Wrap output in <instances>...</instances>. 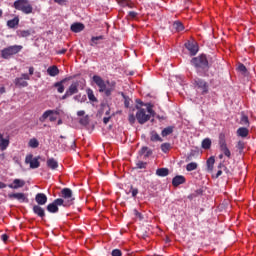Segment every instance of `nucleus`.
<instances>
[{
  "instance_id": "obj_1",
  "label": "nucleus",
  "mask_w": 256,
  "mask_h": 256,
  "mask_svg": "<svg viewBox=\"0 0 256 256\" xmlns=\"http://www.w3.org/2000/svg\"><path fill=\"white\" fill-rule=\"evenodd\" d=\"M145 107L146 109L136 105V119L140 125H145V123H147L151 117H155V110H153V105L151 103H146Z\"/></svg>"
},
{
  "instance_id": "obj_2",
  "label": "nucleus",
  "mask_w": 256,
  "mask_h": 256,
  "mask_svg": "<svg viewBox=\"0 0 256 256\" xmlns=\"http://www.w3.org/2000/svg\"><path fill=\"white\" fill-rule=\"evenodd\" d=\"M191 63L195 67L198 75L201 77H205V75H207V71H209L210 66L209 60L205 54L192 58Z\"/></svg>"
},
{
  "instance_id": "obj_3",
  "label": "nucleus",
  "mask_w": 256,
  "mask_h": 256,
  "mask_svg": "<svg viewBox=\"0 0 256 256\" xmlns=\"http://www.w3.org/2000/svg\"><path fill=\"white\" fill-rule=\"evenodd\" d=\"M12 7H14L16 11H21L24 15H31V13H33V5H31L29 0H16Z\"/></svg>"
},
{
  "instance_id": "obj_4",
  "label": "nucleus",
  "mask_w": 256,
  "mask_h": 256,
  "mask_svg": "<svg viewBox=\"0 0 256 256\" xmlns=\"http://www.w3.org/2000/svg\"><path fill=\"white\" fill-rule=\"evenodd\" d=\"M21 51H23L21 45L8 46L1 50V57L2 59H11L13 55H17V53H21Z\"/></svg>"
},
{
  "instance_id": "obj_5",
  "label": "nucleus",
  "mask_w": 256,
  "mask_h": 256,
  "mask_svg": "<svg viewBox=\"0 0 256 256\" xmlns=\"http://www.w3.org/2000/svg\"><path fill=\"white\" fill-rule=\"evenodd\" d=\"M61 197L64 201L63 207H71L75 198H73V191L71 188H64L61 190Z\"/></svg>"
},
{
  "instance_id": "obj_6",
  "label": "nucleus",
  "mask_w": 256,
  "mask_h": 256,
  "mask_svg": "<svg viewBox=\"0 0 256 256\" xmlns=\"http://www.w3.org/2000/svg\"><path fill=\"white\" fill-rule=\"evenodd\" d=\"M194 85L196 89L201 92V95H207L209 93V84H207L205 80L201 78H195Z\"/></svg>"
},
{
  "instance_id": "obj_7",
  "label": "nucleus",
  "mask_w": 256,
  "mask_h": 256,
  "mask_svg": "<svg viewBox=\"0 0 256 256\" xmlns=\"http://www.w3.org/2000/svg\"><path fill=\"white\" fill-rule=\"evenodd\" d=\"M65 204L63 198H57L52 203L48 204L46 209L48 213H59V207Z\"/></svg>"
},
{
  "instance_id": "obj_8",
  "label": "nucleus",
  "mask_w": 256,
  "mask_h": 256,
  "mask_svg": "<svg viewBox=\"0 0 256 256\" xmlns=\"http://www.w3.org/2000/svg\"><path fill=\"white\" fill-rule=\"evenodd\" d=\"M219 147L220 151L227 157L228 159H231V150H229V147H227V141L225 140V134L219 135Z\"/></svg>"
},
{
  "instance_id": "obj_9",
  "label": "nucleus",
  "mask_w": 256,
  "mask_h": 256,
  "mask_svg": "<svg viewBox=\"0 0 256 256\" xmlns=\"http://www.w3.org/2000/svg\"><path fill=\"white\" fill-rule=\"evenodd\" d=\"M25 163L26 165H30V169H39V167L41 166L39 159L33 158L32 154L26 156Z\"/></svg>"
},
{
  "instance_id": "obj_10",
  "label": "nucleus",
  "mask_w": 256,
  "mask_h": 256,
  "mask_svg": "<svg viewBox=\"0 0 256 256\" xmlns=\"http://www.w3.org/2000/svg\"><path fill=\"white\" fill-rule=\"evenodd\" d=\"M9 199H16L19 203H29V198L25 195V193H10L8 194Z\"/></svg>"
},
{
  "instance_id": "obj_11",
  "label": "nucleus",
  "mask_w": 256,
  "mask_h": 256,
  "mask_svg": "<svg viewBox=\"0 0 256 256\" xmlns=\"http://www.w3.org/2000/svg\"><path fill=\"white\" fill-rule=\"evenodd\" d=\"M92 79L96 83L97 87H99V93H104L105 88L107 87L105 80H103V78H101L99 75H94Z\"/></svg>"
},
{
  "instance_id": "obj_12",
  "label": "nucleus",
  "mask_w": 256,
  "mask_h": 256,
  "mask_svg": "<svg viewBox=\"0 0 256 256\" xmlns=\"http://www.w3.org/2000/svg\"><path fill=\"white\" fill-rule=\"evenodd\" d=\"M186 49H188L190 55L195 56L199 52V46L193 42H187L185 44Z\"/></svg>"
},
{
  "instance_id": "obj_13",
  "label": "nucleus",
  "mask_w": 256,
  "mask_h": 256,
  "mask_svg": "<svg viewBox=\"0 0 256 256\" xmlns=\"http://www.w3.org/2000/svg\"><path fill=\"white\" fill-rule=\"evenodd\" d=\"M68 95L72 97V95H76V93H79V82H73L68 89L66 90Z\"/></svg>"
},
{
  "instance_id": "obj_14",
  "label": "nucleus",
  "mask_w": 256,
  "mask_h": 256,
  "mask_svg": "<svg viewBox=\"0 0 256 256\" xmlns=\"http://www.w3.org/2000/svg\"><path fill=\"white\" fill-rule=\"evenodd\" d=\"M32 211L40 219H45V209L41 205H34Z\"/></svg>"
},
{
  "instance_id": "obj_15",
  "label": "nucleus",
  "mask_w": 256,
  "mask_h": 256,
  "mask_svg": "<svg viewBox=\"0 0 256 256\" xmlns=\"http://www.w3.org/2000/svg\"><path fill=\"white\" fill-rule=\"evenodd\" d=\"M139 155L140 157H143V159H149L150 155H153V150H151L149 147L147 146H143L140 150H139Z\"/></svg>"
},
{
  "instance_id": "obj_16",
  "label": "nucleus",
  "mask_w": 256,
  "mask_h": 256,
  "mask_svg": "<svg viewBox=\"0 0 256 256\" xmlns=\"http://www.w3.org/2000/svg\"><path fill=\"white\" fill-rule=\"evenodd\" d=\"M9 189H21L25 187V180L14 179L12 184H8Z\"/></svg>"
},
{
  "instance_id": "obj_17",
  "label": "nucleus",
  "mask_w": 256,
  "mask_h": 256,
  "mask_svg": "<svg viewBox=\"0 0 256 256\" xmlns=\"http://www.w3.org/2000/svg\"><path fill=\"white\" fill-rule=\"evenodd\" d=\"M35 201L37 205H46L47 204V195L45 193H38L35 196Z\"/></svg>"
},
{
  "instance_id": "obj_18",
  "label": "nucleus",
  "mask_w": 256,
  "mask_h": 256,
  "mask_svg": "<svg viewBox=\"0 0 256 256\" xmlns=\"http://www.w3.org/2000/svg\"><path fill=\"white\" fill-rule=\"evenodd\" d=\"M185 181H186L185 176L177 175L172 179V185L173 187H179V185H183Z\"/></svg>"
},
{
  "instance_id": "obj_19",
  "label": "nucleus",
  "mask_w": 256,
  "mask_h": 256,
  "mask_svg": "<svg viewBox=\"0 0 256 256\" xmlns=\"http://www.w3.org/2000/svg\"><path fill=\"white\" fill-rule=\"evenodd\" d=\"M70 29L73 33H81V31L85 29V25H83V23L76 22L71 25Z\"/></svg>"
},
{
  "instance_id": "obj_20",
  "label": "nucleus",
  "mask_w": 256,
  "mask_h": 256,
  "mask_svg": "<svg viewBox=\"0 0 256 256\" xmlns=\"http://www.w3.org/2000/svg\"><path fill=\"white\" fill-rule=\"evenodd\" d=\"M46 165L49 169H52V171H55L59 167V162L55 160V158H50L47 160Z\"/></svg>"
},
{
  "instance_id": "obj_21",
  "label": "nucleus",
  "mask_w": 256,
  "mask_h": 256,
  "mask_svg": "<svg viewBox=\"0 0 256 256\" xmlns=\"http://www.w3.org/2000/svg\"><path fill=\"white\" fill-rule=\"evenodd\" d=\"M14 84L16 87H28L29 85V83L21 77L15 78Z\"/></svg>"
},
{
  "instance_id": "obj_22",
  "label": "nucleus",
  "mask_w": 256,
  "mask_h": 256,
  "mask_svg": "<svg viewBox=\"0 0 256 256\" xmlns=\"http://www.w3.org/2000/svg\"><path fill=\"white\" fill-rule=\"evenodd\" d=\"M9 147V139L3 138V134H0V149L5 151Z\"/></svg>"
},
{
  "instance_id": "obj_23",
  "label": "nucleus",
  "mask_w": 256,
  "mask_h": 256,
  "mask_svg": "<svg viewBox=\"0 0 256 256\" xmlns=\"http://www.w3.org/2000/svg\"><path fill=\"white\" fill-rule=\"evenodd\" d=\"M47 73L50 77H57V75H59V68H57V66H50L47 69Z\"/></svg>"
},
{
  "instance_id": "obj_24",
  "label": "nucleus",
  "mask_w": 256,
  "mask_h": 256,
  "mask_svg": "<svg viewBox=\"0 0 256 256\" xmlns=\"http://www.w3.org/2000/svg\"><path fill=\"white\" fill-rule=\"evenodd\" d=\"M150 141H152L153 143L159 141L160 143H162L163 138L161 136H159V134L156 131H152L150 133Z\"/></svg>"
},
{
  "instance_id": "obj_25",
  "label": "nucleus",
  "mask_w": 256,
  "mask_h": 256,
  "mask_svg": "<svg viewBox=\"0 0 256 256\" xmlns=\"http://www.w3.org/2000/svg\"><path fill=\"white\" fill-rule=\"evenodd\" d=\"M65 81H67V79L54 83V87L57 89L58 93H63L65 91V86L63 85Z\"/></svg>"
},
{
  "instance_id": "obj_26",
  "label": "nucleus",
  "mask_w": 256,
  "mask_h": 256,
  "mask_svg": "<svg viewBox=\"0 0 256 256\" xmlns=\"http://www.w3.org/2000/svg\"><path fill=\"white\" fill-rule=\"evenodd\" d=\"M237 135H238V137H243V138L248 137L249 129H247L245 127H240L237 130Z\"/></svg>"
},
{
  "instance_id": "obj_27",
  "label": "nucleus",
  "mask_w": 256,
  "mask_h": 256,
  "mask_svg": "<svg viewBox=\"0 0 256 256\" xmlns=\"http://www.w3.org/2000/svg\"><path fill=\"white\" fill-rule=\"evenodd\" d=\"M156 175L158 177H167V175H169V168H158L156 170Z\"/></svg>"
},
{
  "instance_id": "obj_28",
  "label": "nucleus",
  "mask_w": 256,
  "mask_h": 256,
  "mask_svg": "<svg viewBox=\"0 0 256 256\" xmlns=\"http://www.w3.org/2000/svg\"><path fill=\"white\" fill-rule=\"evenodd\" d=\"M53 113H55V111L53 110H46L42 116L39 118V122L40 123H45V120L49 117L50 118V115H53Z\"/></svg>"
},
{
  "instance_id": "obj_29",
  "label": "nucleus",
  "mask_w": 256,
  "mask_h": 256,
  "mask_svg": "<svg viewBox=\"0 0 256 256\" xmlns=\"http://www.w3.org/2000/svg\"><path fill=\"white\" fill-rule=\"evenodd\" d=\"M17 25H19V17H15L14 19L7 21V26L10 29H15V27H17Z\"/></svg>"
},
{
  "instance_id": "obj_30",
  "label": "nucleus",
  "mask_w": 256,
  "mask_h": 256,
  "mask_svg": "<svg viewBox=\"0 0 256 256\" xmlns=\"http://www.w3.org/2000/svg\"><path fill=\"white\" fill-rule=\"evenodd\" d=\"M104 39L105 37L103 36H93L91 38V43H90L91 47H95V45H99V42L103 41Z\"/></svg>"
},
{
  "instance_id": "obj_31",
  "label": "nucleus",
  "mask_w": 256,
  "mask_h": 256,
  "mask_svg": "<svg viewBox=\"0 0 256 256\" xmlns=\"http://www.w3.org/2000/svg\"><path fill=\"white\" fill-rule=\"evenodd\" d=\"M173 29H175V31L177 32L184 31L185 26H183V23H181V21H175L173 23Z\"/></svg>"
},
{
  "instance_id": "obj_32",
  "label": "nucleus",
  "mask_w": 256,
  "mask_h": 256,
  "mask_svg": "<svg viewBox=\"0 0 256 256\" xmlns=\"http://www.w3.org/2000/svg\"><path fill=\"white\" fill-rule=\"evenodd\" d=\"M28 146L31 147V149H37V147H39V140H37V138L30 139Z\"/></svg>"
},
{
  "instance_id": "obj_33",
  "label": "nucleus",
  "mask_w": 256,
  "mask_h": 256,
  "mask_svg": "<svg viewBox=\"0 0 256 256\" xmlns=\"http://www.w3.org/2000/svg\"><path fill=\"white\" fill-rule=\"evenodd\" d=\"M171 133H173V126H168L162 130L161 135L162 137H167L171 135Z\"/></svg>"
},
{
  "instance_id": "obj_34",
  "label": "nucleus",
  "mask_w": 256,
  "mask_h": 256,
  "mask_svg": "<svg viewBox=\"0 0 256 256\" xmlns=\"http://www.w3.org/2000/svg\"><path fill=\"white\" fill-rule=\"evenodd\" d=\"M206 163L208 171H213V166L215 165V157L211 156Z\"/></svg>"
},
{
  "instance_id": "obj_35",
  "label": "nucleus",
  "mask_w": 256,
  "mask_h": 256,
  "mask_svg": "<svg viewBox=\"0 0 256 256\" xmlns=\"http://www.w3.org/2000/svg\"><path fill=\"white\" fill-rule=\"evenodd\" d=\"M87 96H88L89 101H92V103H97V97H95V94L93 93L91 88H89L87 90Z\"/></svg>"
},
{
  "instance_id": "obj_36",
  "label": "nucleus",
  "mask_w": 256,
  "mask_h": 256,
  "mask_svg": "<svg viewBox=\"0 0 256 256\" xmlns=\"http://www.w3.org/2000/svg\"><path fill=\"white\" fill-rule=\"evenodd\" d=\"M134 169H147V162L141 160L137 161Z\"/></svg>"
},
{
  "instance_id": "obj_37",
  "label": "nucleus",
  "mask_w": 256,
  "mask_h": 256,
  "mask_svg": "<svg viewBox=\"0 0 256 256\" xmlns=\"http://www.w3.org/2000/svg\"><path fill=\"white\" fill-rule=\"evenodd\" d=\"M202 149H211V139L206 138L202 141Z\"/></svg>"
},
{
  "instance_id": "obj_38",
  "label": "nucleus",
  "mask_w": 256,
  "mask_h": 256,
  "mask_svg": "<svg viewBox=\"0 0 256 256\" xmlns=\"http://www.w3.org/2000/svg\"><path fill=\"white\" fill-rule=\"evenodd\" d=\"M121 96L124 99V106L126 107V109H129L131 99H129V96L125 95V93L123 92H121Z\"/></svg>"
},
{
  "instance_id": "obj_39",
  "label": "nucleus",
  "mask_w": 256,
  "mask_h": 256,
  "mask_svg": "<svg viewBox=\"0 0 256 256\" xmlns=\"http://www.w3.org/2000/svg\"><path fill=\"white\" fill-rule=\"evenodd\" d=\"M198 165L196 162H191L189 164H187L186 166V171H195V169H197Z\"/></svg>"
},
{
  "instance_id": "obj_40",
  "label": "nucleus",
  "mask_w": 256,
  "mask_h": 256,
  "mask_svg": "<svg viewBox=\"0 0 256 256\" xmlns=\"http://www.w3.org/2000/svg\"><path fill=\"white\" fill-rule=\"evenodd\" d=\"M236 148L239 150L240 155H242L243 149H245V142L238 141Z\"/></svg>"
},
{
  "instance_id": "obj_41",
  "label": "nucleus",
  "mask_w": 256,
  "mask_h": 256,
  "mask_svg": "<svg viewBox=\"0 0 256 256\" xmlns=\"http://www.w3.org/2000/svg\"><path fill=\"white\" fill-rule=\"evenodd\" d=\"M171 149V144L170 143H163L161 144V151L163 153H167Z\"/></svg>"
},
{
  "instance_id": "obj_42",
  "label": "nucleus",
  "mask_w": 256,
  "mask_h": 256,
  "mask_svg": "<svg viewBox=\"0 0 256 256\" xmlns=\"http://www.w3.org/2000/svg\"><path fill=\"white\" fill-rule=\"evenodd\" d=\"M238 71L242 73V75H247V67L245 66V64H239Z\"/></svg>"
},
{
  "instance_id": "obj_43",
  "label": "nucleus",
  "mask_w": 256,
  "mask_h": 256,
  "mask_svg": "<svg viewBox=\"0 0 256 256\" xmlns=\"http://www.w3.org/2000/svg\"><path fill=\"white\" fill-rule=\"evenodd\" d=\"M240 123H241V125L249 126V117H247L246 115H242V117L240 119Z\"/></svg>"
},
{
  "instance_id": "obj_44",
  "label": "nucleus",
  "mask_w": 256,
  "mask_h": 256,
  "mask_svg": "<svg viewBox=\"0 0 256 256\" xmlns=\"http://www.w3.org/2000/svg\"><path fill=\"white\" fill-rule=\"evenodd\" d=\"M218 169H223V171L226 173V175H231V171L229 170V168H227L225 165H223V163H220L218 165Z\"/></svg>"
},
{
  "instance_id": "obj_45",
  "label": "nucleus",
  "mask_w": 256,
  "mask_h": 256,
  "mask_svg": "<svg viewBox=\"0 0 256 256\" xmlns=\"http://www.w3.org/2000/svg\"><path fill=\"white\" fill-rule=\"evenodd\" d=\"M80 125H89V116H85L79 120Z\"/></svg>"
},
{
  "instance_id": "obj_46",
  "label": "nucleus",
  "mask_w": 256,
  "mask_h": 256,
  "mask_svg": "<svg viewBox=\"0 0 256 256\" xmlns=\"http://www.w3.org/2000/svg\"><path fill=\"white\" fill-rule=\"evenodd\" d=\"M31 35V30H21L20 37H29Z\"/></svg>"
},
{
  "instance_id": "obj_47",
  "label": "nucleus",
  "mask_w": 256,
  "mask_h": 256,
  "mask_svg": "<svg viewBox=\"0 0 256 256\" xmlns=\"http://www.w3.org/2000/svg\"><path fill=\"white\" fill-rule=\"evenodd\" d=\"M123 7H129L130 9H133V3L131 0H124L122 3Z\"/></svg>"
},
{
  "instance_id": "obj_48",
  "label": "nucleus",
  "mask_w": 256,
  "mask_h": 256,
  "mask_svg": "<svg viewBox=\"0 0 256 256\" xmlns=\"http://www.w3.org/2000/svg\"><path fill=\"white\" fill-rule=\"evenodd\" d=\"M137 15H139V13L135 12V11H130L128 12V19H135L137 18Z\"/></svg>"
},
{
  "instance_id": "obj_49",
  "label": "nucleus",
  "mask_w": 256,
  "mask_h": 256,
  "mask_svg": "<svg viewBox=\"0 0 256 256\" xmlns=\"http://www.w3.org/2000/svg\"><path fill=\"white\" fill-rule=\"evenodd\" d=\"M133 213H134L135 217H137L140 221H142L143 214H141L137 209H134Z\"/></svg>"
},
{
  "instance_id": "obj_50",
  "label": "nucleus",
  "mask_w": 256,
  "mask_h": 256,
  "mask_svg": "<svg viewBox=\"0 0 256 256\" xmlns=\"http://www.w3.org/2000/svg\"><path fill=\"white\" fill-rule=\"evenodd\" d=\"M130 189H131L132 197H137V195L139 194V189L133 188V186H131Z\"/></svg>"
},
{
  "instance_id": "obj_51",
  "label": "nucleus",
  "mask_w": 256,
  "mask_h": 256,
  "mask_svg": "<svg viewBox=\"0 0 256 256\" xmlns=\"http://www.w3.org/2000/svg\"><path fill=\"white\" fill-rule=\"evenodd\" d=\"M104 93L106 97H111V93H113V88H105Z\"/></svg>"
},
{
  "instance_id": "obj_52",
  "label": "nucleus",
  "mask_w": 256,
  "mask_h": 256,
  "mask_svg": "<svg viewBox=\"0 0 256 256\" xmlns=\"http://www.w3.org/2000/svg\"><path fill=\"white\" fill-rule=\"evenodd\" d=\"M135 119H137V116L135 117V115H133V114H130L128 116V121H129V123H131V125H133V123H135Z\"/></svg>"
},
{
  "instance_id": "obj_53",
  "label": "nucleus",
  "mask_w": 256,
  "mask_h": 256,
  "mask_svg": "<svg viewBox=\"0 0 256 256\" xmlns=\"http://www.w3.org/2000/svg\"><path fill=\"white\" fill-rule=\"evenodd\" d=\"M121 255H122V253H121V250H119V249H114L112 251V256H121Z\"/></svg>"
},
{
  "instance_id": "obj_54",
  "label": "nucleus",
  "mask_w": 256,
  "mask_h": 256,
  "mask_svg": "<svg viewBox=\"0 0 256 256\" xmlns=\"http://www.w3.org/2000/svg\"><path fill=\"white\" fill-rule=\"evenodd\" d=\"M20 78H22L24 81H29V79H31V77L29 76V74H26V73L21 74V77H20Z\"/></svg>"
},
{
  "instance_id": "obj_55",
  "label": "nucleus",
  "mask_w": 256,
  "mask_h": 256,
  "mask_svg": "<svg viewBox=\"0 0 256 256\" xmlns=\"http://www.w3.org/2000/svg\"><path fill=\"white\" fill-rule=\"evenodd\" d=\"M194 194L196 195V197H199V195H203V189H197Z\"/></svg>"
},
{
  "instance_id": "obj_56",
  "label": "nucleus",
  "mask_w": 256,
  "mask_h": 256,
  "mask_svg": "<svg viewBox=\"0 0 256 256\" xmlns=\"http://www.w3.org/2000/svg\"><path fill=\"white\" fill-rule=\"evenodd\" d=\"M65 53H67V49L65 48L57 51V55H65Z\"/></svg>"
},
{
  "instance_id": "obj_57",
  "label": "nucleus",
  "mask_w": 256,
  "mask_h": 256,
  "mask_svg": "<svg viewBox=\"0 0 256 256\" xmlns=\"http://www.w3.org/2000/svg\"><path fill=\"white\" fill-rule=\"evenodd\" d=\"M136 102H137L136 105H138V106L140 107V109H141V107H145V103H143V101H141V100H136Z\"/></svg>"
},
{
  "instance_id": "obj_58",
  "label": "nucleus",
  "mask_w": 256,
  "mask_h": 256,
  "mask_svg": "<svg viewBox=\"0 0 256 256\" xmlns=\"http://www.w3.org/2000/svg\"><path fill=\"white\" fill-rule=\"evenodd\" d=\"M136 102H137L136 105H138V106L140 107V109H141V107H145V103H143V101H141V100H136Z\"/></svg>"
},
{
  "instance_id": "obj_59",
  "label": "nucleus",
  "mask_w": 256,
  "mask_h": 256,
  "mask_svg": "<svg viewBox=\"0 0 256 256\" xmlns=\"http://www.w3.org/2000/svg\"><path fill=\"white\" fill-rule=\"evenodd\" d=\"M110 119H111V117H104L103 118L104 125H107V123H109Z\"/></svg>"
},
{
  "instance_id": "obj_60",
  "label": "nucleus",
  "mask_w": 256,
  "mask_h": 256,
  "mask_svg": "<svg viewBox=\"0 0 256 256\" xmlns=\"http://www.w3.org/2000/svg\"><path fill=\"white\" fill-rule=\"evenodd\" d=\"M68 97H71L67 92L61 97L62 101H65V99H68Z\"/></svg>"
},
{
  "instance_id": "obj_61",
  "label": "nucleus",
  "mask_w": 256,
  "mask_h": 256,
  "mask_svg": "<svg viewBox=\"0 0 256 256\" xmlns=\"http://www.w3.org/2000/svg\"><path fill=\"white\" fill-rule=\"evenodd\" d=\"M1 239H2V241H7L8 239H9V236L7 235V234H3L2 236H1Z\"/></svg>"
},
{
  "instance_id": "obj_62",
  "label": "nucleus",
  "mask_w": 256,
  "mask_h": 256,
  "mask_svg": "<svg viewBox=\"0 0 256 256\" xmlns=\"http://www.w3.org/2000/svg\"><path fill=\"white\" fill-rule=\"evenodd\" d=\"M78 117H83L85 115V110H80L77 112Z\"/></svg>"
},
{
  "instance_id": "obj_63",
  "label": "nucleus",
  "mask_w": 256,
  "mask_h": 256,
  "mask_svg": "<svg viewBox=\"0 0 256 256\" xmlns=\"http://www.w3.org/2000/svg\"><path fill=\"white\" fill-rule=\"evenodd\" d=\"M195 197H197V196L195 195V192L192 193V194H190V195H188V199H190V201H193V199H195Z\"/></svg>"
},
{
  "instance_id": "obj_64",
  "label": "nucleus",
  "mask_w": 256,
  "mask_h": 256,
  "mask_svg": "<svg viewBox=\"0 0 256 256\" xmlns=\"http://www.w3.org/2000/svg\"><path fill=\"white\" fill-rule=\"evenodd\" d=\"M35 73V68L33 66H31L29 68V75H33Z\"/></svg>"
}]
</instances>
